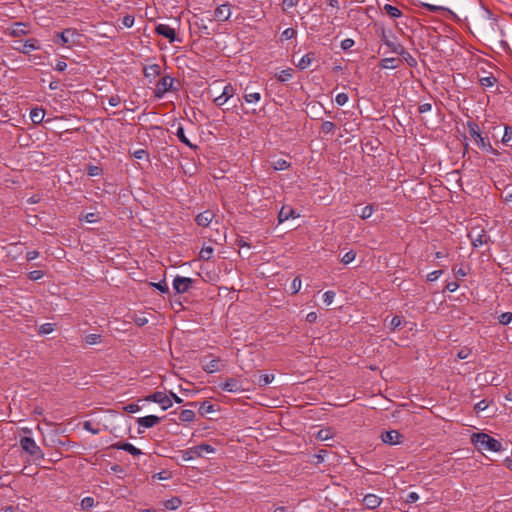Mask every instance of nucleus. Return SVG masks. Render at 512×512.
I'll return each mask as SVG.
<instances>
[{
	"instance_id": "0e129e2a",
	"label": "nucleus",
	"mask_w": 512,
	"mask_h": 512,
	"mask_svg": "<svg viewBox=\"0 0 512 512\" xmlns=\"http://www.w3.org/2000/svg\"><path fill=\"white\" fill-rule=\"evenodd\" d=\"M441 274H442V270L432 271L431 273H429L427 275V280L430 282L435 281L441 276Z\"/></svg>"
},
{
	"instance_id": "bf43d9fd",
	"label": "nucleus",
	"mask_w": 512,
	"mask_h": 512,
	"mask_svg": "<svg viewBox=\"0 0 512 512\" xmlns=\"http://www.w3.org/2000/svg\"><path fill=\"white\" fill-rule=\"evenodd\" d=\"M121 103V98L118 95H112L108 98V104L112 107H116Z\"/></svg>"
},
{
	"instance_id": "4be33fe9",
	"label": "nucleus",
	"mask_w": 512,
	"mask_h": 512,
	"mask_svg": "<svg viewBox=\"0 0 512 512\" xmlns=\"http://www.w3.org/2000/svg\"><path fill=\"white\" fill-rule=\"evenodd\" d=\"M289 218H294V210L288 206L282 207L278 214L279 223H282L288 220Z\"/></svg>"
},
{
	"instance_id": "5701e85b",
	"label": "nucleus",
	"mask_w": 512,
	"mask_h": 512,
	"mask_svg": "<svg viewBox=\"0 0 512 512\" xmlns=\"http://www.w3.org/2000/svg\"><path fill=\"white\" fill-rule=\"evenodd\" d=\"M261 99V94L258 92H252L249 90V87L245 88L244 100L247 103H257Z\"/></svg>"
},
{
	"instance_id": "1a4fd4ad",
	"label": "nucleus",
	"mask_w": 512,
	"mask_h": 512,
	"mask_svg": "<svg viewBox=\"0 0 512 512\" xmlns=\"http://www.w3.org/2000/svg\"><path fill=\"white\" fill-rule=\"evenodd\" d=\"M403 436L396 430L382 433L381 439L385 444L395 445L401 443Z\"/></svg>"
},
{
	"instance_id": "f257e3e1",
	"label": "nucleus",
	"mask_w": 512,
	"mask_h": 512,
	"mask_svg": "<svg viewBox=\"0 0 512 512\" xmlns=\"http://www.w3.org/2000/svg\"><path fill=\"white\" fill-rule=\"evenodd\" d=\"M471 440L479 451L499 452L502 450L501 442L486 433H475Z\"/></svg>"
},
{
	"instance_id": "473e14b6",
	"label": "nucleus",
	"mask_w": 512,
	"mask_h": 512,
	"mask_svg": "<svg viewBox=\"0 0 512 512\" xmlns=\"http://www.w3.org/2000/svg\"><path fill=\"white\" fill-rule=\"evenodd\" d=\"M215 409H214V405L211 404L210 402L208 401H204L201 403L200 407H199V413L202 415V416H205L209 413H212L214 412Z\"/></svg>"
},
{
	"instance_id": "7ed1b4c3",
	"label": "nucleus",
	"mask_w": 512,
	"mask_h": 512,
	"mask_svg": "<svg viewBox=\"0 0 512 512\" xmlns=\"http://www.w3.org/2000/svg\"><path fill=\"white\" fill-rule=\"evenodd\" d=\"M236 94V88L231 84L226 85L220 95L213 99L216 106L221 107L229 102Z\"/></svg>"
},
{
	"instance_id": "a211bd4d",
	"label": "nucleus",
	"mask_w": 512,
	"mask_h": 512,
	"mask_svg": "<svg viewBox=\"0 0 512 512\" xmlns=\"http://www.w3.org/2000/svg\"><path fill=\"white\" fill-rule=\"evenodd\" d=\"M15 49L19 50L24 54H28L32 50L38 49L37 40L29 39L25 43H23L21 47H15Z\"/></svg>"
},
{
	"instance_id": "f03ea898",
	"label": "nucleus",
	"mask_w": 512,
	"mask_h": 512,
	"mask_svg": "<svg viewBox=\"0 0 512 512\" xmlns=\"http://www.w3.org/2000/svg\"><path fill=\"white\" fill-rule=\"evenodd\" d=\"M467 126L471 138L480 149L495 152L490 142L481 135L479 126L475 122H468Z\"/></svg>"
},
{
	"instance_id": "e2e57ef3",
	"label": "nucleus",
	"mask_w": 512,
	"mask_h": 512,
	"mask_svg": "<svg viewBox=\"0 0 512 512\" xmlns=\"http://www.w3.org/2000/svg\"><path fill=\"white\" fill-rule=\"evenodd\" d=\"M124 410L128 413H136L140 410V407L138 404L131 403L124 407Z\"/></svg>"
},
{
	"instance_id": "0eeeda50",
	"label": "nucleus",
	"mask_w": 512,
	"mask_h": 512,
	"mask_svg": "<svg viewBox=\"0 0 512 512\" xmlns=\"http://www.w3.org/2000/svg\"><path fill=\"white\" fill-rule=\"evenodd\" d=\"M173 82L174 79L169 76L161 78L156 84L155 96L157 98H162L163 95L172 88Z\"/></svg>"
},
{
	"instance_id": "4d7b16f0",
	"label": "nucleus",
	"mask_w": 512,
	"mask_h": 512,
	"mask_svg": "<svg viewBox=\"0 0 512 512\" xmlns=\"http://www.w3.org/2000/svg\"><path fill=\"white\" fill-rule=\"evenodd\" d=\"M85 430L91 432L92 434H98L100 432L99 428H95L90 421H85L83 424Z\"/></svg>"
},
{
	"instance_id": "864d4df0",
	"label": "nucleus",
	"mask_w": 512,
	"mask_h": 512,
	"mask_svg": "<svg viewBox=\"0 0 512 512\" xmlns=\"http://www.w3.org/2000/svg\"><path fill=\"white\" fill-rule=\"evenodd\" d=\"M43 276H44V273L41 270H34V271H31L28 273V278L33 281L39 280Z\"/></svg>"
},
{
	"instance_id": "a878e982",
	"label": "nucleus",
	"mask_w": 512,
	"mask_h": 512,
	"mask_svg": "<svg viewBox=\"0 0 512 512\" xmlns=\"http://www.w3.org/2000/svg\"><path fill=\"white\" fill-rule=\"evenodd\" d=\"M313 60H314V54L307 53L299 60L297 67H299L300 69H306L311 65Z\"/></svg>"
},
{
	"instance_id": "aec40b11",
	"label": "nucleus",
	"mask_w": 512,
	"mask_h": 512,
	"mask_svg": "<svg viewBox=\"0 0 512 512\" xmlns=\"http://www.w3.org/2000/svg\"><path fill=\"white\" fill-rule=\"evenodd\" d=\"M202 368L207 373H210V374L215 373L220 370V359L219 358L212 359L208 363L203 364Z\"/></svg>"
},
{
	"instance_id": "e433bc0d",
	"label": "nucleus",
	"mask_w": 512,
	"mask_h": 512,
	"mask_svg": "<svg viewBox=\"0 0 512 512\" xmlns=\"http://www.w3.org/2000/svg\"><path fill=\"white\" fill-rule=\"evenodd\" d=\"M496 83V78L493 75L483 77L480 79V84L483 87H492Z\"/></svg>"
},
{
	"instance_id": "9d476101",
	"label": "nucleus",
	"mask_w": 512,
	"mask_h": 512,
	"mask_svg": "<svg viewBox=\"0 0 512 512\" xmlns=\"http://www.w3.org/2000/svg\"><path fill=\"white\" fill-rule=\"evenodd\" d=\"M156 33L167 38L169 42H174L176 40V33L173 28L166 24H159L156 27Z\"/></svg>"
},
{
	"instance_id": "13d9d810",
	"label": "nucleus",
	"mask_w": 512,
	"mask_h": 512,
	"mask_svg": "<svg viewBox=\"0 0 512 512\" xmlns=\"http://www.w3.org/2000/svg\"><path fill=\"white\" fill-rule=\"evenodd\" d=\"M152 285L158 290H160L162 293H167L169 291L167 283L164 280L158 283H152Z\"/></svg>"
},
{
	"instance_id": "58836bf2",
	"label": "nucleus",
	"mask_w": 512,
	"mask_h": 512,
	"mask_svg": "<svg viewBox=\"0 0 512 512\" xmlns=\"http://www.w3.org/2000/svg\"><path fill=\"white\" fill-rule=\"evenodd\" d=\"M100 339H101V335H99V334H89V335L85 336L84 340H85L86 344L94 345V344L99 343Z\"/></svg>"
},
{
	"instance_id": "bb28decb",
	"label": "nucleus",
	"mask_w": 512,
	"mask_h": 512,
	"mask_svg": "<svg viewBox=\"0 0 512 512\" xmlns=\"http://www.w3.org/2000/svg\"><path fill=\"white\" fill-rule=\"evenodd\" d=\"M328 455V451L325 449H321L318 453L313 454L310 458V462L313 464H320L324 462L326 456Z\"/></svg>"
},
{
	"instance_id": "ddd939ff",
	"label": "nucleus",
	"mask_w": 512,
	"mask_h": 512,
	"mask_svg": "<svg viewBox=\"0 0 512 512\" xmlns=\"http://www.w3.org/2000/svg\"><path fill=\"white\" fill-rule=\"evenodd\" d=\"M161 421V418L155 415H149L145 417H140L137 419V423L139 426L145 427V428H151L157 424H159Z\"/></svg>"
},
{
	"instance_id": "a19ab883",
	"label": "nucleus",
	"mask_w": 512,
	"mask_h": 512,
	"mask_svg": "<svg viewBox=\"0 0 512 512\" xmlns=\"http://www.w3.org/2000/svg\"><path fill=\"white\" fill-rule=\"evenodd\" d=\"M381 38H382V41L384 42V44L386 46H388L392 52H394V48L397 47L398 43H394L393 41L389 40L386 36L384 29L381 30Z\"/></svg>"
},
{
	"instance_id": "6e6552de",
	"label": "nucleus",
	"mask_w": 512,
	"mask_h": 512,
	"mask_svg": "<svg viewBox=\"0 0 512 512\" xmlns=\"http://www.w3.org/2000/svg\"><path fill=\"white\" fill-rule=\"evenodd\" d=\"M232 14V6L229 3L221 4L214 11V19L219 22L227 21Z\"/></svg>"
},
{
	"instance_id": "680f3d73",
	"label": "nucleus",
	"mask_w": 512,
	"mask_h": 512,
	"mask_svg": "<svg viewBox=\"0 0 512 512\" xmlns=\"http://www.w3.org/2000/svg\"><path fill=\"white\" fill-rule=\"evenodd\" d=\"M122 24L127 27V28H130L133 26L134 24V17L131 16V15H126L125 17H123L122 19Z\"/></svg>"
},
{
	"instance_id": "7c9ffc66",
	"label": "nucleus",
	"mask_w": 512,
	"mask_h": 512,
	"mask_svg": "<svg viewBox=\"0 0 512 512\" xmlns=\"http://www.w3.org/2000/svg\"><path fill=\"white\" fill-rule=\"evenodd\" d=\"M176 136L179 138V140H180L182 143H184V144H185V145H187L188 147H190V148H196V146H193V145L191 144V142L189 141V139L186 137L183 127L178 126V128H177V130H176Z\"/></svg>"
},
{
	"instance_id": "c756f323",
	"label": "nucleus",
	"mask_w": 512,
	"mask_h": 512,
	"mask_svg": "<svg viewBox=\"0 0 512 512\" xmlns=\"http://www.w3.org/2000/svg\"><path fill=\"white\" fill-rule=\"evenodd\" d=\"M195 418V412L191 409H184L179 414V419L182 422H191Z\"/></svg>"
},
{
	"instance_id": "49530a36",
	"label": "nucleus",
	"mask_w": 512,
	"mask_h": 512,
	"mask_svg": "<svg viewBox=\"0 0 512 512\" xmlns=\"http://www.w3.org/2000/svg\"><path fill=\"white\" fill-rule=\"evenodd\" d=\"M355 257L356 253L353 250H351L343 255V257L341 258V262L344 264H349L355 259Z\"/></svg>"
},
{
	"instance_id": "393cba45",
	"label": "nucleus",
	"mask_w": 512,
	"mask_h": 512,
	"mask_svg": "<svg viewBox=\"0 0 512 512\" xmlns=\"http://www.w3.org/2000/svg\"><path fill=\"white\" fill-rule=\"evenodd\" d=\"M181 504L182 501L179 497H172L171 499L165 500L163 502L164 508L168 510H176L180 507Z\"/></svg>"
},
{
	"instance_id": "4c0bfd02",
	"label": "nucleus",
	"mask_w": 512,
	"mask_h": 512,
	"mask_svg": "<svg viewBox=\"0 0 512 512\" xmlns=\"http://www.w3.org/2000/svg\"><path fill=\"white\" fill-rule=\"evenodd\" d=\"M275 170H285L289 167V163L284 159H278L272 163Z\"/></svg>"
},
{
	"instance_id": "a18cd8bd",
	"label": "nucleus",
	"mask_w": 512,
	"mask_h": 512,
	"mask_svg": "<svg viewBox=\"0 0 512 512\" xmlns=\"http://www.w3.org/2000/svg\"><path fill=\"white\" fill-rule=\"evenodd\" d=\"M334 129H335V125L331 121H325L321 125V131L326 134L333 132Z\"/></svg>"
},
{
	"instance_id": "c03bdc74",
	"label": "nucleus",
	"mask_w": 512,
	"mask_h": 512,
	"mask_svg": "<svg viewBox=\"0 0 512 512\" xmlns=\"http://www.w3.org/2000/svg\"><path fill=\"white\" fill-rule=\"evenodd\" d=\"M301 288V279L299 277H296L293 279L291 285H290V291L292 294H296L299 292Z\"/></svg>"
},
{
	"instance_id": "dca6fc26",
	"label": "nucleus",
	"mask_w": 512,
	"mask_h": 512,
	"mask_svg": "<svg viewBox=\"0 0 512 512\" xmlns=\"http://www.w3.org/2000/svg\"><path fill=\"white\" fill-rule=\"evenodd\" d=\"M221 389L227 392L241 391L238 381L234 378H228L223 384L220 385Z\"/></svg>"
},
{
	"instance_id": "c85d7f7f",
	"label": "nucleus",
	"mask_w": 512,
	"mask_h": 512,
	"mask_svg": "<svg viewBox=\"0 0 512 512\" xmlns=\"http://www.w3.org/2000/svg\"><path fill=\"white\" fill-rule=\"evenodd\" d=\"M333 436L334 434L331 428L320 429L316 434V438L320 441H326L328 439L333 438Z\"/></svg>"
},
{
	"instance_id": "9b49d317",
	"label": "nucleus",
	"mask_w": 512,
	"mask_h": 512,
	"mask_svg": "<svg viewBox=\"0 0 512 512\" xmlns=\"http://www.w3.org/2000/svg\"><path fill=\"white\" fill-rule=\"evenodd\" d=\"M394 53L402 56L403 61H405L410 67H415L417 65L416 59L407 52L401 44H397V47L394 48Z\"/></svg>"
},
{
	"instance_id": "423d86ee",
	"label": "nucleus",
	"mask_w": 512,
	"mask_h": 512,
	"mask_svg": "<svg viewBox=\"0 0 512 512\" xmlns=\"http://www.w3.org/2000/svg\"><path fill=\"white\" fill-rule=\"evenodd\" d=\"M20 445L24 451L29 453L33 457H40L42 456L40 448L37 446L35 441L30 437H23L20 440Z\"/></svg>"
},
{
	"instance_id": "2eb2a0df",
	"label": "nucleus",
	"mask_w": 512,
	"mask_h": 512,
	"mask_svg": "<svg viewBox=\"0 0 512 512\" xmlns=\"http://www.w3.org/2000/svg\"><path fill=\"white\" fill-rule=\"evenodd\" d=\"M213 217L214 213L210 210H206L197 215L196 222L198 225L206 227L212 222Z\"/></svg>"
},
{
	"instance_id": "de8ad7c7",
	"label": "nucleus",
	"mask_w": 512,
	"mask_h": 512,
	"mask_svg": "<svg viewBox=\"0 0 512 512\" xmlns=\"http://www.w3.org/2000/svg\"><path fill=\"white\" fill-rule=\"evenodd\" d=\"M291 77V69L282 70L277 76L278 80L282 82L289 80Z\"/></svg>"
},
{
	"instance_id": "20e7f679",
	"label": "nucleus",
	"mask_w": 512,
	"mask_h": 512,
	"mask_svg": "<svg viewBox=\"0 0 512 512\" xmlns=\"http://www.w3.org/2000/svg\"><path fill=\"white\" fill-rule=\"evenodd\" d=\"M146 401L156 402L161 405L163 410H167L172 406V400L170 396H168L164 392H155L145 398Z\"/></svg>"
},
{
	"instance_id": "2f4dec72",
	"label": "nucleus",
	"mask_w": 512,
	"mask_h": 512,
	"mask_svg": "<svg viewBox=\"0 0 512 512\" xmlns=\"http://www.w3.org/2000/svg\"><path fill=\"white\" fill-rule=\"evenodd\" d=\"M25 24L23 23H15L14 26L11 28L10 34L14 37H18L21 35L26 34Z\"/></svg>"
},
{
	"instance_id": "5fc2aeb1",
	"label": "nucleus",
	"mask_w": 512,
	"mask_h": 512,
	"mask_svg": "<svg viewBox=\"0 0 512 512\" xmlns=\"http://www.w3.org/2000/svg\"><path fill=\"white\" fill-rule=\"evenodd\" d=\"M335 101L336 103L339 105V106H343L347 103L348 101V95L345 94V93H339L337 94L336 98H335Z\"/></svg>"
},
{
	"instance_id": "8fccbe9b",
	"label": "nucleus",
	"mask_w": 512,
	"mask_h": 512,
	"mask_svg": "<svg viewBox=\"0 0 512 512\" xmlns=\"http://www.w3.org/2000/svg\"><path fill=\"white\" fill-rule=\"evenodd\" d=\"M54 330V325L51 323H45L40 326L39 333L40 334H50Z\"/></svg>"
},
{
	"instance_id": "72a5a7b5",
	"label": "nucleus",
	"mask_w": 512,
	"mask_h": 512,
	"mask_svg": "<svg viewBox=\"0 0 512 512\" xmlns=\"http://www.w3.org/2000/svg\"><path fill=\"white\" fill-rule=\"evenodd\" d=\"M146 77L157 76L160 74V66L157 64L150 65L144 70Z\"/></svg>"
},
{
	"instance_id": "4468645a",
	"label": "nucleus",
	"mask_w": 512,
	"mask_h": 512,
	"mask_svg": "<svg viewBox=\"0 0 512 512\" xmlns=\"http://www.w3.org/2000/svg\"><path fill=\"white\" fill-rule=\"evenodd\" d=\"M382 502V499L374 494H367L363 498V504L368 509L377 508Z\"/></svg>"
},
{
	"instance_id": "f704fd0d",
	"label": "nucleus",
	"mask_w": 512,
	"mask_h": 512,
	"mask_svg": "<svg viewBox=\"0 0 512 512\" xmlns=\"http://www.w3.org/2000/svg\"><path fill=\"white\" fill-rule=\"evenodd\" d=\"M213 248L211 246L203 247L199 253L200 259L208 261L213 255Z\"/></svg>"
},
{
	"instance_id": "338daca9",
	"label": "nucleus",
	"mask_w": 512,
	"mask_h": 512,
	"mask_svg": "<svg viewBox=\"0 0 512 512\" xmlns=\"http://www.w3.org/2000/svg\"><path fill=\"white\" fill-rule=\"evenodd\" d=\"M354 45V40L350 39V38H347V39H344L342 42H341V48L343 50H348L349 48H351L352 46Z\"/></svg>"
},
{
	"instance_id": "69168bd1",
	"label": "nucleus",
	"mask_w": 512,
	"mask_h": 512,
	"mask_svg": "<svg viewBox=\"0 0 512 512\" xmlns=\"http://www.w3.org/2000/svg\"><path fill=\"white\" fill-rule=\"evenodd\" d=\"M134 322L138 325V326H143L145 324L148 323V319L144 316V315H136L134 317Z\"/></svg>"
},
{
	"instance_id": "412c9836",
	"label": "nucleus",
	"mask_w": 512,
	"mask_h": 512,
	"mask_svg": "<svg viewBox=\"0 0 512 512\" xmlns=\"http://www.w3.org/2000/svg\"><path fill=\"white\" fill-rule=\"evenodd\" d=\"M402 60L396 58H385L381 60L380 67L383 69H395L399 67Z\"/></svg>"
},
{
	"instance_id": "09e8293b",
	"label": "nucleus",
	"mask_w": 512,
	"mask_h": 512,
	"mask_svg": "<svg viewBox=\"0 0 512 512\" xmlns=\"http://www.w3.org/2000/svg\"><path fill=\"white\" fill-rule=\"evenodd\" d=\"M512 139V128L509 126H506L504 129V134L502 137V143L506 144Z\"/></svg>"
},
{
	"instance_id": "3c124183",
	"label": "nucleus",
	"mask_w": 512,
	"mask_h": 512,
	"mask_svg": "<svg viewBox=\"0 0 512 512\" xmlns=\"http://www.w3.org/2000/svg\"><path fill=\"white\" fill-rule=\"evenodd\" d=\"M422 6L430 12L448 11L446 8L442 6L431 5L428 3H422Z\"/></svg>"
},
{
	"instance_id": "79ce46f5",
	"label": "nucleus",
	"mask_w": 512,
	"mask_h": 512,
	"mask_svg": "<svg viewBox=\"0 0 512 512\" xmlns=\"http://www.w3.org/2000/svg\"><path fill=\"white\" fill-rule=\"evenodd\" d=\"M94 506V498L93 497H85L81 501V508L82 510H89L91 507Z\"/></svg>"
},
{
	"instance_id": "6e6d98bb",
	"label": "nucleus",
	"mask_w": 512,
	"mask_h": 512,
	"mask_svg": "<svg viewBox=\"0 0 512 512\" xmlns=\"http://www.w3.org/2000/svg\"><path fill=\"white\" fill-rule=\"evenodd\" d=\"M335 297V293L333 291H327L323 295V301L326 305H330Z\"/></svg>"
},
{
	"instance_id": "b1692460",
	"label": "nucleus",
	"mask_w": 512,
	"mask_h": 512,
	"mask_svg": "<svg viewBox=\"0 0 512 512\" xmlns=\"http://www.w3.org/2000/svg\"><path fill=\"white\" fill-rule=\"evenodd\" d=\"M45 112L43 109L35 108L30 112V119L34 124H39L43 121Z\"/></svg>"
},
{
	"instance_id": "603ef678",
	"label": "nucleus",
	"mask_w": 512,
	"mask_h": 512,
	"mask_svg": "<svg viewBox=\"0 0 512 512\" xmlns=\"http://www.w3.org/2000/svg\"><path fill=\"white\" fill-rule=\"evenodd\" d=\"M489 406V403L486 400H481L480 402L476 403L474 406V410L479 413L482 411H485Z\"/></svg>"
},
{
	"instance_id": "cd10ccee",
	"label": "nucleus",
	"mask_w": 512,
	"mask_h": 512,
	"mask_svg": "<svg viewBox=\"0 0 512 512\" xmlns=\"http://www.w3.org/2000/svg\"><path fill=\"white\" fill-rule=\"evenodd\" d=\"M383 10L392 18H399L402 15V12L397 7L390 4H385Z\"/></svg>"
},
{
	"instance_id": "c9c22d12",
	"label": "nucleus",
	"mask_w": 512,
	"mask_h": 512,
	"mask_svg": "<svg viewBox=\"0 0 512 512\" xmlns=\"http://www.w3.org/2000/svg\"><path fill=\"white\" fill-rule=\"evenodd\" d=\"M274 380L273 374H262L259 376L258 385L260 387L266 386Z\"/></svg>"
},
{
	"instance_id": "f3484780",
	"label": "nucleus",
	"mask_w": 512,
	"mask_h": 512,
	"mask_svg": "<svg viewBox=\"0 0 512 512\" xmlns=\"http://www.w3.org/2000/svg\"><path fill=\"white\" fill-rule=\"evenodd\" d=\"M469 237L471 238L474 247L482 246L483 244L487 243L489 239L488 235L484 231L479 232L477 235L470 233Z\"/></svg>"
},
{
	"instance_id": "ea45409f",
	"label": "nucleus",
	"mask_w": 512,
	"mask_h": 512,
	"mask_svg": "<svg viewBox=\"0 0 512 512\" xmlns=\"http://www.w3.org/2000/svg\"><path fill=\"white\" fill-rule=\"evenodd\" d=\"M499 323L502 325H508L512 321V313L504 312L498 317Z\"/></svg>"
},
{
	"instance_id": "37998d69",
	"label": "nucleus",
	"mask_w": 512,
	"mask_h": 512,
	"mask_svg": "<svg viewBox=\"0 0 512 512\" xmlns=\"http://www.w3.org/2000/svg\"><path fill=\"white\" fill-rule=\"evenodd\" d=\"M372 213H373V207L371 205H367L361 209L359 216L362 219H368L369 217H371Z\"/></svg>"
},
{
	"instance_id": "052dcab7",
	"label": "nucleus",
	"mask_w": 512,
	"mask_h": 512,
	"mask_svg": "<svg viewBox=\"0 0 512 512\" xmlns=\"http://www.w3.org/2000/svg\"><path fill=\"white\" fill-rule=\"evenodd\" d=\"M296 35V31L293 28H287L282 32V38L291 39Z\"/></svg>"
},
{
	"instance_id": "774afa93",
	"label": "nucleus",
	"mask_w": 512,
	"mask_h": 512,
	"mask_svg": "<svg viewBox=\"0 0 512 512\" xmlns=\"http://www.w3.org/2000/svg\"><path fill=\"white\" fill-rule=\"evenodd\" d=\"M73 33L71 32V30L67 29V30H64L61 34H60V38H61V41L63 44H66L69 42V35H72Z\"/></svg>"
},
{
	"instance_id": "6ab92c4d",
	"label": "nucleus",
	"mask_w": 512,
	"mask_h": 512,
	"mask_svg": "<svg viewBox=\"0 0 512 512\" xmlns=\"http://www.w3.org/2000/svg\"><path fill=\"white\" fill-rule=\"evenodd\" d=\"M114 447L117 449H122V450L130 453L133 456H138V455L142 454L140 449L136 448L135 446H133L130 443H117L114 445Z\"/></svg>"
},
{
	"instance_id": "f8f14e48",
	"label": "nucleus",
	"mask_w": 512,
	"mask_h": 512,
	"mask_svg": "<svg viewBox=\"0 0 512 512\" xmlns=\"http://www.w3.org/2000/svg\"><path fill=\"white\" fill-rule=\"evenodd\" d=\"M215 452V448L208 444L198 445L190 450L191 454H194L199 457H205L208 454H212Z\"/></svg>"
},
{
	"instance_id": "39448f33",
	"label": "nucleus",
	"mask_w": 512,
	"mask_h": 512,
	"mask_svg": "<svg viewBox=\"0 0 512 512\" xmlns=\"http://www.w3.org/2000/svg\"><path fill=\"white\" fill-rule=\"evenodd\" d=\"M194 283V280L188 277L176 276L173 280V288L179 293H186L190 290Z\"/></svg>"
}]
</instances>
